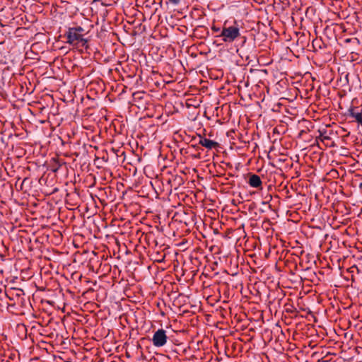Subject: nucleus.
<instances>
[{"label": "nucleus", "instance_id": "nucleus-1", "mask_svg": "<svg viewBox=\"0 0 362 362\" xmlns=\"http://www.w3.org/2000/svg\"><path fill=\"white\" fill-rule=\"evenodd\" d=\"M240 35V30L235 26L223 28L221 34L218 37H222L225 42H232Z\"/></svg>", "mask_w": 362, "mask_h": 362}, {"label": "nucleus", "instance_id": "nucleus-16", "mask_svg": "<svg viewBox=\"0 0 362 362\" xmlns=\"http://www.w3.org/2000/svg\"><path fill=\"white\" fill-rule=\"evenodd\" d=\"M241 321L239 318H237V322Z\"/></svg>", "mask_w": 362, "mask_h": 362}, {"label": "nucleus", "instance_id": "nucleus-10", "mask_svg": "<svg viewBox=\"0 0 362 362\" xmlns=\"http://www.w3.org/2000/svg\"><path fill=\"white\" fill-rule=\"evenodd\" d=\"M345 42H352L356 45L359 44V40L357 38H348L345 40Z\"/></svg>", "mask_w": 362, "mask_h": 362}, {"label": "nucleus", "instance_id": "nucleus-12", "mask_svg": "<svg viewBox=\"0 0 362 362\" xmlns=\"http://www.w3.org/2000/svg\"><path fill=\"white\" fill-rule=\"evenodd\" d=\"M170 1L174 4H177L180 0H170Z\"/></svg>", "mask_w": 362, "mask_h": 362}, {"label": "nucleus", "instance_id": "nucleus-11", "mask_svg": "<svg viewBox=\"0 0 362 362\" xmlns=\"http://www.w3.org/2000/svg\"><path fill=\"white\" fill-rule=\"evenodd\" d=\"M356 320V318H355V317L351 318V320L348 319L349 326V327L353 326L354 327H356L357 325L355 323Z\"/></svg>", "mask_w": 362, "mask_h": 362}, {"label": "nucleus", "instance_id": "nucleus-7", "mask_svg": "<svg viewBox=\"0 0 362 362\" xmlns=\"http://www.w3.org/2000/svg\"><path fill=\"white\" fill-rule=\"evenodd\" d=\"M170 327H172L174 332H185L186 330L185 325H178L177 320L174 321L173 325H170Z\"/></svg>", "mask_w": 362, "mask_h": 362}, {"label": "nucleus", "instance_id": "nucleus-8", "mask_svg": "<svg viewBox=\"0 0 362 362\" xmlns=\"http://www.w3.org/2000/svg\"><path fill=\"white\" fill-rule=\"evenodd\" d=\"M326 132L325 130H324L323 132L322 131H320V139L322 141H324L325 140H329L330 139V137L329 136H325L324 135V134Z\"/></svg>", "mask_w": 362, "mask_h": 362}, {"label": "nucleus", "instance_id": "nucleus-4", "mask_svg": "<svg viewBox=\"0 0 362 362\" xmlns=\"http://www.w3.org/2000/svg\"><path fill=\"white\" fill-rule=\"evenodd\" d=\"M199 144L208 149L215 148L219 146L218 142L210 140L202 136H199Z\"/></svg>", "mask_w": 362, "mask_h": 362}, {"label": "nucleus", "instance_id": "nucleus-2", "mask_svg": "<svg viewBox=\"0 0 362 362\" xmlns=\"http://www.w3.org/2000/svg\"><path fill=\"white\" fill-rule=\"evenodd\" d=\"M168 341L166 332L163 329H158L156 331L152 337L151 341L154 346L162 347L164 346Z\"/></svg>", "mask_w": 362, "mask_h": 362}, {"label": "nucleus", "instance_id": "nucleus-14", "mask_svg": "<svg viewBox=\"0 0 362 362\" xmlns=\"http://www.w3.org/2000/svg\"><path fill=\"white\" fill-rule=\"evenodd\" d=\"M360 189H362V182H361L358 185Z\"/></svg>", "mask_w": 362, "mask_h": 362}, {"label": "nucleus", "instance_id": "nucleus-6", "mask_svg": "<svg viewBox=\"0 0 362 362\" xmlns=\"http://www.w3.org/2000/svg\"><path fill=\"white\" fill-rule=\"evenodd\" d=\"M350 116L356 119V121L362 125V113L361 112H354V108H350L349 110Z\"/></svg>", "mask_w": 362, "mask_h": 362}, {"label": "nucleus", "instance_id": "nucleus-3", "mask_svg": "<svg viewBox=\"0 0 362 362\" xmlns=\"http://www.w3.org/2000/svg\"><path fill=\"white\" fill-rule=\"evenodd\" d=\"M65 35L67 37L66 42L70 45H76L78 42H81L82 46H85L88 42L86 39L83 37L82 34L77 33L69 28Z\"/></svg>", "mask_w": 362, "mask_h": 362}, {"label": "nucleus", "instance_id": "nucleus-5", "mask_svg": "<svg viewBox=\"0 0 362 362\" xmlns=\"http://www.w3.org/2000/svg\"><path fill=\"white\" fill-rule=\"evenodd\" d=\"M247 182L250 187L255 188H261L262 185L260 177L255 174L250 175L249 180Z\"/></svg>", "mask_w": 362, "mask_h": 362}, {"label": "nucleus", "instance_id": "nucleus-9", "mask_svg": "<svg viewBox=\"0 0 362 362\" xmlns=\"http://www.w3.org/2000/svg\"><path fill=\"white\" fill-rule=\"evenodd\" d=\"M69 29L72 30L73 31L81 34L84 31V29L81 26L74 27V28H69Z\"/></svg>", "mask_w": 362, "mask_h": 362}, {"label": "nucleus", "instance_id": "nucleus-15", "mask_svg": "<svg viewBox=\"0 0 362 362\" xmlns=\"http://www.w3.org/2000/svg\"><path fill=\"white\" fill-rule=\"evenodd\" d=\"M47 324L50 322V318H47Z\"/></svg>", "mask_w": 362, "mask_h": 362}, {"label": "nucleus", "instance_id": "nucleus-17", "mask_svg": "<svg viewBox=\"0 0 362 362\" xmlns=\"http://www.w3.org/2000/svg\"><path fill=\"white\" fill-rule=\"evenodd\" d=\"M276 326H279V322H277L276 323Z\"/></svg>", "mask_w": 362, "mask_h": 362}, {"label": "nucleus", "instance_id": "nucleus-13", "mask_svg": "<svg viewBox=\"0 0 362 362\" xmlns=\"http://www.w3.org/2000/svg\"><path fill=\"white\" fill-rule=\"evenodd\" d=\"M212 30L215 32H218L220 31V28H216L215 26L212 27Z\"/></svg>", "mask_w": 362, "mask_h": 362}]
</instances>
